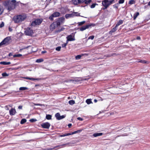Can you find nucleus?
Wrapping results in <instances>:
<instances>
[{"label": "nucleus", "mask_w": 150, "mask_h": 150, "mask_svg": "<svg viewBox=\"0 0 150 150\" xmlns=\"http://www.w3.org/2000/svg\"><path fill=\"white\" fill-rule=\"evenodd\" d=\"M26 16L25 15H18L15 16L13 17V20L15 23H20L24 21L26 18Z\"/></svg>", "instance_id": "f257e3e1"}, {"label": "nucleus", "mask_w": 150, "mask_h": 150, "mask_svg": "<svg viewBox=\"0 0 150 150\" xmlns=\"http://www.w3.org/2000/svg\"><path fill=\"white\" fill-rule=\"evenodd\" d=\"M6 4H8V10L10 11L15 8L16 5V1L12 0L11 1H8L7 2Z\"/></svg>", "instance_id": "f03ea898"}, {"label": "nucleus", "mask_w": 150, "mask_h": 150, "mask_svg": "<svg viewBox=\"0 0 150 150\" xmlns=\"http://www.w3.org/2000/svg\"><path fill=\"white\" fill-rule=\"evenodd\" d=\"M42 21V19H37L32 22L31 25L35 26L37 25H39L41 23Z\"/></svg>", "instance_id": "7ed1b4c3"}, {"label": "nucleus", "mask_w": 150, "mask_h": 150, "mask_svg": "<svg viewBox=\"0 0 150 150\" xmlns=\"http://www.w3.org/2000/svg\"><path fill=\"white\" fill-rule=\"evenodd\" d=\"M11 38L9 37H7L5 38L0 43V46L8 44L9 41L10 40Z\"/></svg>", "instance_id": "20e7f679"}, {"label": "nucleus", "mask_w": 150, "mask_h": 150, "mask_svg": "<svg viewBox=\"0 0 150 150\" xmlns=\"http://www.w3.org/2000/svg\"><path fill=\"white\" fill-rule=\"evenodd\" d=\"M95 25L93 24H88L85 26H83L82 27L79 28V30L81 31H83L86 29L90 27L91 26H94Z\"/></svg>", "instance_id": "39448f33"}, {"label": "nucleus", "mask_w": 150, "mask_h": 150, "mask_svg": "<svg viewBox=\"0 0 150 150\" xmlns=\"http://www.w3.org/2000/svg\"><path fill=\"white\" fill-rule=\"evenodd\" d=\"M25 34L28 35H31L33 33V30L30 28H27L25 31Z\"/></svg>", "instance_id": "423d86ee"}, {"label": "nucleus", "mask_w": 150, "mask_h": 150, "mask_svg": "<svg viewBox=\"0 0 150 150\" xmlns=\"http://www.w3.org/2000/svg\"><path fill=\"white\" fill-rule=\"evenodd\" d=\"M107 0H104L102 2V4L104 7H105V8H107L111 4Z\"/></svg>", "instance_id": "0eeeda50"}, {"label": "nucleus", "mask_w": 150, "mask_h": 150, "mask_svg": "<svg viewBox=\"0 0 150 150\" xmlns=\"http://www.w3.org/2000/svg\"><path fill=\"white\" fill-rule=\"evenodd\" d=\"M41 127L43 128L48 129L49 128L50 125L48 122L43 123L41 125Z\"/></svg>", "instance_id": "6e6552de"}, {"label": "nucleus", "mask_w": 150, "mask_h": 150, "mask_svg": "<svg viewBox=\"0 0 150 150\" xmlns=\"http://www.w3.org/2000/svg\"><path fill=\"white\" fill-rule=\"evenodd\" d=\"M67 38V42H68L69 41H73L75 40L74 37H73L71 35H69Z\"/></svg>", "instance_id": "1a4fd4ad"}, {"label": "nucleus", "mask_w": 150, "mask_h": 150, "mask_svg": "<svg viewBox=\"0 0 150 150\" xmlns=\"http://www.w3.org/2000/svg\"><path fill=\"white\" fill-rule=\"evenodd\" d=\"M16 113V110L15 109L12 108L9 110V114L11 115H14Z\"/></svg>", "instance_id": "9d476101"}, {"label": "nucleus", "mask_w": 150, "mask_h": 150, "mask_svg": "<svg viewBox=\"0 0 150 150\" xmlns=\"http://www.w3.org/2000/svg\"><path fill=\"white\" fill-rule=\"evenodd\" d=\"M74 16L75 14L73 13L70 14H66L65 16V18L67 19L69 18L73 17Z\"/></svg>", "instance_id": "9b49d317"}, {"label": "nucleus", "mask_w": 150, "mask_h": 150, "mask_svg": "<svg viewBox=\"0 0 150 150\" xmlns=\"http://www.w3.org/2000/svg\"><path fill=\"white\" fill-rule=\"evenodd\" d=\"M117 27H116L115 25V27L113 28L109 32V34H111L112 33L115 32L117 30Z\"/></svg>", "instance_id": "f8f14e48"}, {"label": "nucleus", "mask_w": 150, "mask_h": 150, "mask_svg": "<svg viewBox=\"0 0 150 150\" xmlns=\"http://www.w3.org/2000/svg\"><path fill=\"white\" fill-rule=\"evenodd\" d=\"M103 134L102 133H95L93 134V136L95 137H96L102 136Z\"/></svg>", "instance_id": "ddd939ff"}, {"label": "nucleus", "mask_w": 150, "mask_h": 150, "mask_svg": "<svg viewBox=\"0 0 150 150\" xmlns=\"http://www.w3.org/2000/svg\"><path fill=\"white\" fill-rule=\"evenodd\" d=\"M0 64H3L4 65H8L11 64V62H0Z\"/></svg>", "instance_id": "4468645a"}, {"label": "nucleus", "mask_w": 150, "mask_h": 150, "mask_svg": "<svg viewBox=\"0 0 150 150\" xmlns=\"http://www.w3.org/2000/svg\"><path fill=\"white\" fill-rule=\"evenodd\" d=\"M72 1L75 5H77L81 3L79 0H72Z\"/></svg>", "instance_id": "2eb2a0df"}, {"label": "nucleus", "mask_w": 150, "mask_h": 150, "mask_svg": "<svg viewBox=\"0 0 150 150\" xmlns=\"http://www.w3.org/2000/svg\"><path fill=\"white\" fill-rule=\"evenodd\" d=\"M52 16L54 17H56L59 16L60 15V13L59 12H56L52 14Z\"/></svg>", "instance_id": "dca6fc26"}, {"label": "nucleus", "mask_w": 150, "mask_h": 150, "mask_svg": "<svg viewBox=\"0 0 150 150\" xmlns=\"http://www.w3.org/2000/svg\"><path fill=\"white\" fill-rule=\"evenodd\" d=\"M139 15V13L137 12L135 13L134 15L133 19L135 20L136 19L137 17Z\"/></svg>", "instance_id": "f3484780"}, {"label": "nucleus", "mask_w": 150, "mask_h": 150, "mask_svg": "<svg viewBox=\"0 0 150 150\" xmlns=\"http://www.w3.org/2000/svg\"><path fill=\"white\" fill-rule=\"evenodd\" d=\"M138 62H140L142 63L143 64H148V62H147L145 60H139L138 61Z\"/></svg>", "instance_id": "a211bd4d"}, {"label": "nucleus", "mask_w": 150, "mask_h": 150, "mask_svg": "<svg viewBox=\"0 0 150 150\" xmlns=\"http://www.w3.org/2000/svg\"><path fill=\"white\" fill-rule=\"evenodd\" d=\"M55 116L56 117L57 119L58 120H60V115L59 113H57L55 114Z\"/></svg>", "instance_id": "6ab92c4d"}, {"label": "nucleus", "mask_w": 150, "mask_h": 150, "mask_svg": "<svg viewBox=\"0 0 150 150\" xmlns=\"http://www.w3.org/2000/svg\"><path fill=\"white\" fill-rule=\"evenodd\" d=\"M123 21L122 20H120L116 25V27H118L120 25L122 24L123 23Z\"/></svg>", "instance_id": "aec40b11"}, {"label": "nucleus", "mask_w": 150, "mask_h": 150, "mask_svg": "<svg viewBox=\"0 0 150 150\" xmlns=\"http://www.w3.org/2000/svg\"><path fill=\"white\" fill-rule=\"evenodd\" d=\"M64 20L65 18L63 17H62L59 18L58 21L62 23L64 21Z\"/></svg>", "instance_id": "412c9836"}, {"label": "nucleus", "mask_w": 150, "mask_h": 150, "mask_svg": "<svg viewBox=\"0 0 150 150\" xmlns=\"http://www.w3.org/2000/svg\"><path fill=\"white\" fill-rule=\"evenodd\" d=\"M46 118L48 120H51L52 119V116L50 115H46Z\"/></svg>", "instance_id": "4be33fe9"}, {"label": "nucleus", "mask_w": 150, "mask_h": 150, "mask_svg": "<svg viewBox=\"0 0 150 150\" xmlns=\"http://www.w3.org/2000/svg\"><path fill=\"white\" fill-rule=\"evenodd\" d=\"M68 144H69V143H67L65 144H63L59 145L56 146V147H59L60 148H62V147H63L64 146H65L66 145H67Z\"/></svg>", "instance_id": "5701e85b"}, {"label": "nucleus", "mask_w": 150, "mask_h": 150, "mask_svg": "<svg viewBox=\"0 0 150 150\" xmlns=\"http://www.w3.org/2000/svg\"><path fill=\"white\" fill-rule=\"evenodd\" d=\"M28 89V88L26 87H21L19 88L20 91H24Z\"/></svg>", "instance_id": "b1692460"}, {"label": "nucleus", "mask_w": 150, "mask_h": 150, "mask_svg": "<svg viewBox=\"0 0 150 150\" xmlns=\"http://www.w3.org/2000/svg\"><path fill=\"white\" fill-rule=\"evenodd\" d=\"M135 1L134 0H130L129 2V4L130 5L135 4Z\"/></svg>", "instance_id": "393cba45"}, {"label": "nucleus", "mask_w": 150, "mask_h": 150, "mask_svg": "<svg viewBox=\"0 0 150 150\" xmlns=\"http://www.w3.org/2000/svg\"><path fill=\"white\" fill-rule=\"evenodd\" d=\"M86 102L88 104H89L92 103L91 99H87L86 100Z\"/></svg>", "instance_id": "a878e982"}, {"label": "nucleus", "mask_w": 150, "mask_h": 150, "mask_svg": "<svg viewBox=\"0 0 150 150\" xmlns=\"http://www.w3.org/2000/svg\"><path fill=\"white\" fill-rule=\"evenodd\" d=\"M26 122V120L25 119H23L21 120L20 123L21 124H24Z\"/></svg>", "instance_id": "bb28decb"}, {"label": "nucleus", "mask_w": 150, "mask_h": 150, "mask_svg": "<svg viewBox=\"0 0 150 150\" xmlns=\"http://www.w3.org/2000/svg\"><path fill=\"white\" fill-rule=\"evenodd\" d=\"M69 103L71 105H72L75 103V101L74 100H70L69 101Z\"/></svg>", "instance_id": "cd10ccee"}, {"label": "nucleus", "mask_w": 150, "mask_h": 150, "mask_svg": "<svg viewBox=\"0 0 150 150\" xmlns=\"http://www.w3.org/2000/svg\"><path fill=\"white\" fill-rule=\"evenodd\" d=\"M43 60L42 59H38L36 60V62L37 63H40L43 62Z\"/></svg>", "instance_id": "c85d7f7f"}, {"label": "nucleus", "mask_w": 150, "mask_h": 150, "mask_svg": "<svg viewBox=\"0 0 150 150\" xmlns=\"http://www.w3.org/2000/svg\"><path fill=\"white\" fill-rule=\"evenodd\" d=\"M70 135V133H66L60 135V137H64Z\"/></svg>", "instance_id": "c756f323"}, {"label": "nucleus", "mask_w": 150, "mask_h": 150, "mask_svg": "<svg viewBox=\"0 0 150 150\" xmlns=\"http://www.w3.org/2000/svg\"><path fill=\"white\" fill-rule=\"evenodd\" d=\"M85 23V21H83L82 22H79L78 23V25H79V26L81 25H83Z\"/></svg>", "instance_id": "7c9ffc66"}, {"label": "nucleus", "mask_w": 150, "mask_h": 150, "mask_svg": "<svg viewBox=\"0 0 150 150\" xmlns=\"http://www.w3.org/2000/svg\"><path fill=\"white\" fill-rule=\"evenodd\" d=\"M22 55L21 54H16L13 55V57H19L21 56Z\"/></svg>", "instance_id": "2f4dec72"}, {"label": "nucleus", "mask_w": 150, "mask_h": 150, "mask_svg": "<svg viewBox=\"0 0 150 150\" xmlns=\"http://www.w3.org/2000/svg\"><path fill=\"white\" fill-rule=\"evenodd\" d=\"M3 11V10L2 9V7L1 5H0V15L2 14Z\"/></svg>", "instance_id": "473e14b6"}, {"label": "nucleus", "mask_w": 150, "mask_h": 150, "mask_svg": "<svg viewBox=\"0 0 150 150\" xmlns=\"http://www.w3.org/2000/svg\"><path fill=\"white\" fill-rule=\"evenodd\" d=\"M73 13L75 14V16H81V17H83L82 16H81L80 15V13L78 12H74Z\"/></svg>", "instance_id": "72a5a7b5"}, {"label": "nucleus", "mask_w": 150, "mask_h": 150, "mask_svg": "<svg viewBox=\"0 0 150 150\" xmlns=\"http://www.w3.org/2000/svg\"><path fill=\"white\" fill-rule=\"evenodd\" d=\"M81 55H79L76 56V57L75 58L76 59H80L81 58Z\"/></svg>", "instance_id": "f704fd0d"}, {"label": "nucleus", "mask_w": 150, "mask_h": 150, "mask_svg": "<svg viewBox=\"0 0 150 150\" xmlns=\"http://www.w3.org/2000/svg\"><path fill=\"white\" fill-rule=\"evenodd\" d=\"M91 1V0H88L87 1H85V3L86 4H90Z\"/></svg>", "instance_id": "c9c22d12"}, {"label": "nucleus", "mask_w": 150, "mask_h": 150, "mask_svg": "<svg viewBox=\"0 0 150 150\" xmlns=\"http://www.w3.org/2000/svg\"><path fill=\"white\" fill-rule=\"evenodd\" d=\"M2 75L3 76H8V75L6 73L4 72L2 74Z\"/></svg>", "instance_id": "e433bc0d"}, {"label": "nucleus", "mask_w": 150, "mask_h": 150, "mask_svg": "<svg viewBox=\"0 0 150 150\" xmlns=\"http://www.w3.org/2000/svg\"><path fill=\"white\" fill-rule=\"evenodd\" d=\"M125 0H119L118 3L119 4H122L124 3Z\"/></svg>", "instance_id": "4c0bfd02"}, {"label": "nucleus", "mask_w": 150, "mask_h": 150, "mask_svg": "<svg viewBox=\"0 0 150 150\" xmlns=\"http://www.w3.org/2000/svg\"><path fill=\"white\" fill-rule=\"evenodd\" d=\"M64 29H65V28H62L61 29L58 30L57 31V32H61V31H62L64 30Z\"/></svg>", "instance_id": "58836bf2"}, {"label": "nucleus", "mask_w": 150, "mask_h": 150, "mask_svg": "<svg viewBox=\"0 0 150 150\" xmlns=\"http://www.w3.org/2000/svg\"><path fill=\"white\" fill-rule=\"evenodd\" d=\"M68 42H67L66 43H64L62 44V47H65L66 46L67 44H68Z\"/></svg>", "instance_id": "ea45409f"}, {"label": "nucleus", "mask_w": 150, "mask_h": 150, "mask_svg": "<svg viewBox=\"0 0 150 150\" xmlns=\"http://www.w3.org/2000/svg\"><path fill=\"white\" fill-rule=\"evenodd\" d=\"M61 47L60 46L56 48V50L57 51H59L60 50Z\"/></svg>", "instance_id": "a19ab883"}, {"label": "nucleus", "mask_w": 150, "mask_h": 150, "mask_svg": "<svg viewBox=\"0 0 150 150\" xmlns=\"http://www.w3.org/2000/svg\"><path fill=\"white\" fill-rule=\"evenodd\" d=\"M97 4H93L91 6V8H94L95 7L96 5Z\"/></svg>", "instance_id": "79ce46f5"}, {"label": "nucleus", "mask_w": 150, "mask_h": 150, "mask_svg": "<svg viewBox=\"0 0 150 150\" xmlns=\"http://www.w3.org/2000/svg\"><path fill=\"white\" fill-rule=\"evenodd\" d=\"M37 121V120L36 119H32L30 120V122H35Z\"/></svg>", "instance_id": "37998d69"}, {"label": "nucleus", "mask_w": 150, "mask_h": 150, "mask_svg": "<svg viewBox=\"0 0 150 150\" xmlns=\"http://www.w3.org/2000/svg\"><path fill=\"white\" fill-rule=\"evenodd\" d=\"M78 133V131L77 130V131H75L74 132H73L71 133H70V135H72V134H75L76 133Z\"/></svg>", "instance_id": "c03bdc74"}, {"label": "nucleus", "mask_w": 150, "mask_h": 150, "mask_svg": "<svg viewBox=\"0 0 150 150\" xmlns=\"http://www.w3.org/2000/svg\"><path fill=\"white\" fill-rule=\"evenodd\" d=\"M66 117V115H62V116H60V118L59 119L60 120L64 118H65Z\"/></svg>", "instance_id": "a18cd8bd"}, {"label": "nucleus", "mask_w": 150, "mask_h": 150, "mask_svg": "<svg viewBox=\"0 0 150 150\" xmlns=\"http://www.w3.org/2000/svg\"><path fill=\"white\" fill-rule=\"evenodd\" d=\"M53 17H54L52 16V15L49 17V18L51 20H53Z\"/></svg>", "instance_id": "49530a36"}, {"label": "nucleus", "mask_w": 150, "mask_h": 150, "mask_svg": "<svg viewBox=\"0 0 150 150\" xmlns=\"http://www.w3.org/2000/svg\"><path fill=\"white\" fill-rule=\"evenodd\" d=\"M39 78L35 79V78H31L30 80H39Z\"/></svg>", "instance_id": "de8ad7c7"}, {"label": "nucleus", "mask_w": 150, "mask_h": 150, "mask_svg": "<svg viewBox=\"0 0 150 150\" xmlns=\"http://www.w3.org/2000/svg\"><path fill=\"white\" fill-rule=\"evenodd\" d=\"M94 36L92 35L88 37V39H91V40H93L94 38Z\"/></svg>", "instance_id": "09e8293b"}, {"label": "nucleus", "mask_w": 150, "mask_h": 150, "mask_svg": "<svg viewBox=\"0 0 150 150\" xmlns=\"http://www.w3.org/2000/svg\"><path fill=\"white\" fill-rule=\"evenodd\" d=\"M4 25V23L2 22L1 24H0V28L3 27Z\"/></svg>", "instance_id": "8fccbe9b"}, {"label": "nucleus", "mask_w": 150, "mask_h": 150, "mask_svg": "<svg viewBox=\"0 0 150 150\" xmlns=\"http://www.w3.org/2000/svg\"><path fill=\"white\" fill-rule=\"evenodd\" d=\"M107 0L108 1H110L109 3L111 4V5L112 4L113 2L114 1V0Z\"/></svg>", "instance_id": "3c124183"}, {"label": "nucleus", "mask_w": 150, "mask_h": 150, "mask_svg": "<svg viewBox=\"0 0 150 150\" xmlns=\"http://www.w3.org/2000/svg\"><path fill=\"white\" fill-rule=\"evenodd\" d=\"M107 0L108 1H110L109 3L111 4V5L112 4L113 2L114 1V0Z\"/></svg>", "instance_id": "603ef678"}, {"label": "nucleus", "mask_w": 150, "mask_h": 150, "mask_svg": "<svg viewBox=\"0 0 150 150\" xmlns=\"http://www.w3.org/2000/svg\"><path fill=\"white\" fill-rule=\"evenodd\" d=\"M33 104L34 105H39L41 106L42 105V104H36L35 103H34Z\"/></svg>", "instance_id": "864d4df0"}, {"label": "nucleus", "mask_w": 150, "mask_h": 150, "mask_svg": "<svg viewBox=\"0 0 150 150\" xmlns=\"http://www.w3.org/2000/svg\"><path fill=\"white\" fill-rule=\"evenodd\" d=\"M77 119L80 121H82L83 119L81 117H78L77 118Z\"/></svg>", "instance_id": "5fc2aeb1"}, {"label": "nucleus", "mask_w": 150, "mask_h": 150, "mask_svg": "<svg viewBox=\"0 0 150 150\" xmlns=\"http://www.w3.org/2000/svg\"><path fill=\"white\" fill-rule=\"evenodd\" d=\"M61 23H62L60 22L59 21H58L57 23V25H59Z\"/></svg>", "instance_id": "6e6d98bb"}, {"label": "nucleus", "mask_w": 150, "mask_h": 150, "mask_svg": "<svg viewBox=\"0 0 150 150\" xmlns=\"http://www.w3.org/2000/svg\"><path fill=\"white\" fill-rule=\"evenodd\" d=\"M22 108H23V106L20 105L18 107V108L19 109H22Z\"/></svg>", "instance_id": "4d7b16f0"}, {"label": "nucleus", "mask_w": 150, "mask_h": 150, "mask_svg": "<svg viewBox=\"0 0 150 150\" xmlns=\"http://www.w3.org/2000/svg\"><path fill=\"white\" fill-rule=\"evenodd\" d=\"M80 3H82L85 2L86 0H79Z\"/></svg>", "instance_id": "13d9d810"}, {"label": "nucleus", "mask_w": 150, "mask_h": 150, "mask_svg": "<svg viewBox=\"0 0 150 150\" xmlns=\"http://www.w3.org/2000/svg\"><path fill=\"white\" fill-rule=\"evenodd\" d=\"M30 78H30V77H25L24 78H25V79H29V80L30 79Z\"/></svg>", "instance_id": "bf43d9fd"}, {"label": "nucleus", "mask_w": 150, "mask_h": 150, "mask_svg": "<svg viewBox=\"0 0 150 150\" xmlns=\"http://www.w3.org/2000/svg\"><path fill=\"white\" fill-rule=\"evenodd\" d=\"M46 52H47V51H42V53L45 54V53H46Z\"/></svg>", "instance_id": "052dcab7"}, {"label": "nucleus", "mask_w": 150, "mask_h": 150, "mask_svg": "<svg viewBox=\"0 0 150 150\" xmlns=\"http://www.w3.org/2000/svg\"><path fill=\"white\" fill-rule=\"evenodd\" d=\"M13 55L12 53H10L8 54V56L9 57H11Z\"/></svg>", "instance_id": "680f3d73"}, {"label": "nucleus", "mask_w": 150, "mask_h": 150, "mask_svg": "<svg viewBox=\"0 0 150 150\" xmlns=\"http://www.w3.org/2000/svg\"><path fill=\"white\" fill-rule=\"evenodd\" d=\"M141 39L140 37L139 36H138L137 37V39L138 40H139Z\"/></svg>", "instance_id": "e2e57ef3"}, {"label": "nucleus", "mask_w": 150, "mask_h": 150, "mask_svg": "<svg viewBox=\"0 0 150 150\" xmlns=\"http://www.w3.org/2000/svg\"><path fill=\"white\" fill-rule=\"evenodd\" d=\"M8 30H9V31H11V32L12 31V29L11 28H9Z\"/></svg>", "instance_id": "0e129e2a"}, {"label": "nucleus", "mask_w": 150, "mask_h": 150, "mask_svg": "<svg viewBox=\"0 0 150 150\" xmlns=\"http://www.w3.org/2000/svg\"><path fill=\"white\" fill-rule=\"evenodd\" d=\"M71 125H72L71 124H69L68 125V126L69 128L71 126Z\"/></svg>", "instance_id": "69168bd1"}, {"label": "nucleus", "mask_w": 150, "mask_h": 150, "mask_svg": "<svg viewBox=\"0 0 150 150\" xmlns=\"http://www.w3.org/2000/svg\"><path fill=\"white\" fill-rule=\"evenodd\" d=\"M78 133H80L82 131V130L81 129H79L77 130Z\"/></svg>", "instance_id": "338daca9"}, {"label": "nucleus", "mask_w": 150, "mask_h": 150, "mask_svg": "<svg viewBox=\"0 0 150 150\" xmlns=\"http://www.w3.org/2000/svg\"><path fill=\"white\" fill-rule=\"evenodd\" d=\"M54 26V25L53 24H52L50 26V27L51 28V27H53Z\"/></svg>", "instance_id": "774afa93"}]
</instances>
